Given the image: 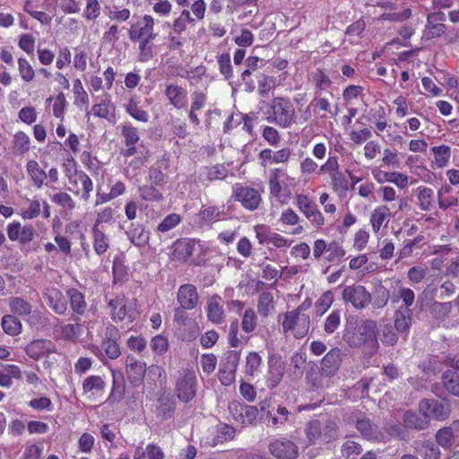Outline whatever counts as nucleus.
I'll return each mask as SVG.
<instances>
[{"label": "nucleus", "mask_w": 459, "mask_h": 459, "mask_svg": "<svg viewBox=\"0 0 459 459\" xmlns=\"http://www.w3.org/2000/svg\"><path fill=\"white\" fill-rule=\"evenodd\" d=\"M377 322L364 320L352 331H347L343 338L350 347L364 346L368 354L377 352L379 348Z\"/></svg>", "instance_id": "f257e3e1"}, {"label": "nucleus", "mask_w": 459, "mask_h": 459, "mask_svg": "<svg viewBox=\"0 0 459 459\" xmlns=\"http://www.w3.org/2000/svg\"><path fill=\"white\" fill-rule=\"evenodd\" d=\"M306 447L326 444L337 437V427L334 422L322 423L318 420H309L304 429Z\"/></svg>", "instance_id": "f03ea898"}, {"label": "nucleus", "mask_w": 459, "mask_h": 459, "mask_svg": "<svg viewBox=\"0 0 459 459\" xmlns=\"http://www.w3.org/2000/svg\"><path fill=\"white\" fill-rule=\"evenodd\" d=\"M408 202L407 199L402 197L398 200L397 205L395 204L388 206L386 204H380L374 208L370 213L369 223L372 231L376 236L382 235L381 230L388 227L391 219L399 212L402 211Z\"/></svg>", "instance_id": "7ed1b4c3"}, {"label": "nucleus", "mask_w": 459, "mask_h": 459, "mask_svg": "<svg viewBox=\"0 0 459 459\" xmlns=\"http://www.w3.org/2000/svg\"><path fill=\"white\" fill-rule=\"evenodd\" d=\"M295 185V179L290 177L287 171L281 168H274L271 170L268 186L270 195L281 203H284L289 198L290 194L285 191L289 186Z\"/></svg>", "instance_id": "20e7f679"}, {"label": "nucleus", "mask_w": 459, "mask_h": 459, "mask_svg": "<svg viewBox=\"0 0 459 459\" xmlns=\"http://www.w3.org/2000/svg\"><path fill=\"white\" fill-rule=\"evenodd\" d=\"M281 326L284 333H291L297 339L303 338L309 330V316L300 313L299 308L289 311L283 315Z\"/></svg>", "instance_id": "39448f33"}, {"label": "nucleus", "mask_w": 459, "mask_h": 459, "mask_svg": "<svg viewBox=\"0 0 459 459\" xmlns=\"http://www.w3.org/2000/svg\"><path fill=\"white\" fill-rule=\"evenodd\" d=\"M273 116L268 117L269 122H274L283 128L289 127L294 121V108L290 100L274 98L270 104Z\"/></svg>", "instance_id": "423d86ee"}, {"label": "nucleus", "mask_w": 459, "mask_h": 459, "mask_svg": "<svg viewBox=\"0 0 459 459\" xmlns=\"http://www.w3.org/2000/svg\"><path fill=\"white\" fill-rule=\"evenodd\" d=\"M229 413L231 419L243 426L255 424L258 417V409L256 406L247 405L237 400H233L228 406Z\"/></svg>", "instance_id": "0eeeda50"}, {"label": "nucleus", "mask_w": 459, "mask_h": 459, "mask_svg": "<svg viewBox=\"0 0 459 459\" xmlns=\"http://www.w3.org/2000/svg\"><path fill=\"white\" fill-rule=\"evenodd\" d=\"M67 178L68 190L75 195L81 194L82 199L88 201L93 190V184L90 177L82 170H75L68 174Z\"/></svg>", "instance_id": "6e6552de"}, {"label": "nucleus", "mask_w": 459, "mask_h": 459, "mask_svg": "<svg viewBox=\"0 0 459 459\" xmlns=\"http://www.w3.org/2000/svg\"><path fill=\"white\" fill-rule=\"evenodd\" d=\"M196 393V376L194 371L186 369L179 374L176 383V394L182 402L191 401Z\"/></svg>", "instance_id": "1a4fd4ad"}, {"label": "nucleus", "mask_w": 459, "mask_h": 459, "mask_svg": "<svg viewBox=\"0 0 459 459\" xmlns=\"http://www.w3.org/2000/svg\"><path fill=\"white\" fill-rule=\"evenodd\" d=\"M153 29L154 19L151 15L145 14L131 25L128 37L132 41L152 40L157 35Z\"/></svg>", "instance_id": "9d476101"}, {"label": "nucleus", "mask_w": 459, "mask_h": 459, "mask_svg": "<svg viewBox=\"0 0 459 459\" xmlns=\"http://www.w3.org/2000/svg\"><path fill=\"white\" fill-rule=\"evenodd\" d=\"M344 302H350L356 309L365 308L371 301V294L362 285L345 286L342 293Z\"/></svg>", "instance_id": "9b49d317"}, {"label": "nucleus", "mask_w": 459, "mask_h": 459, "mask_svg": "<svg viewBox=\"0 0 459 459\" xmlns=\"http://www.w3.org/2000/svg\"><path fill=\"white\" fill-rule=\"evenodd\" d=\"M268 449L270 454L277 459H297L299 455L298 446L284 437L273 439Z\"/></svg>", "instance_id": "f8f14e48"}, {"label": "nucleus", "mask_w": 459, "mask_h": 459, "mask_svg": "<svg viewBox=\"0 0 459 459\" xmlns=\"http://www.w3.org/2000/svg\"><path fill=\"white\" fill-rule=\"evenodd\" d=\"M296 205L304 216L316 228L325 225V218L317 205L306 195L296 196Z\"/></svg>", "instance_id": "ddd939ff"}, {"label": "nucleus", "mask_w": 459, "mask_h": 459, "mask_svg": "<svg viewBox=\"0 0 459 459\" xmlns=\"http://www.w3.org/2000/svg\"><path fill=\"white\" fill-rule=\"evenodd\" d=\"M232 196L249 211L257 209L262 200L261 195L256 189L239 184L233 186Z\"/></svg>", "instance_id": "4468645a"}, {"label": "nucleus", "mask_w": 459, "mask_h": 459, "mask_svg": "<svg viewBox=\"0 0 459 459\" xmlns=\"http://www.w3.org/2000/svg\"><path fill=\"white\" fill-rule=\"evenodd\" d=\"M224 215L223 206L203 205L195 215L194 222L201 228L211 227L213 223L221 221Z\"/></svg>", "instance_id": "2eb2a0df"}, {"label": "nucleus", "mask_w": 459, "mask_h": 459, "mask_svg": "<svg viewBox=\"0 0 459 459\" xmlns=\"http://www.w3.org/2000/svg\"><path fill=\"white\" fill-rule=\"evenodd\" d=\"M342 351L339 348L331 349L322 359L320 374L325 377L334 376L339 370L342 358Z\"/></svg>", "instance_id": "dca6fc26"}, {"label": "nucleus", "mask_w": 459, "mask_h": 459, "mask_svg": "<svg viewBox=\"0 0 459 459\" xmlns=\"http://www.w3.org/2000/svg\"><path fill=\"white\" fill-rule=\"evenodd\" d=\"M420 411L433 417L438 420H445L450 414V408L447 404L434 399L422 400L419 404Z\"/></svg>", "instance_id": "f3484780"}, {"label": "nucleus", "mask_w": 459, "mask_h": 459, "mask_svg": "<svg viewBox=\"0 0 459 459\" xmlns=\"http://www.w3.org/2000/svg\"><path fill=\"white\" fill-rule=\"evenodd\" d=\"M285 373V363L280 356H272L268 360V371L266 374V386L269 389L275 388L281 381Z\"/></svg>", "instance_id": "a211bd4d"}, {"label": "nucleus", "mask_w": 459, "mask_h": 459, "mask_svg": "<svg viewBox=\"0 0 459 459\" xmlns=\"http://www.w3.org/2000/svg\"><path fill=\"white\" fill-rule=\"evenodd\" d=\"M205 311L208 320L212 324L220 325L224 322V301L219 295L215 294L207 299Z\"/></svg>", "instance_id": "6ab92c4d"}, {"label": "nucleus", "mask_w": 459, "mask_h": 459, "mask_svg": "<svg viewBox=\"0 0 459 459\" xmlns=\"http://www.w3.org/2000/svg\"><path fill=\"white\" fill-rule=\"evenodd\" d=\"M178 302L185 309H194L199 301V295L193 284H183L178 288Z\"/></svg>", "instance_id": "aec40b11"}, {"label": "nucleus", "mask_w": 459, "mask_h": 459, "mask_svg": "<svg viewBox=\"0 0 459 459\" xmlns=\"http://www.w3.org/2000/svg\"><path fill=\"white\" fill-rule=\"evenodd\" d=\"M43 297L53 311L59 315L65 314L67 309L66 299L58 289L55 287L46 288Z\"/></svg>", "instance_id": "412c9836"}, {"label": "nucleus", "mask_w": 459, "mask_h": 459, "mask_svg": "<svg viewBox=\"0 0 459 459\" xmlns=\"http://www.w3.org/2000/svg\"><path fill=\"white\" fill-rule=\"evenodd\" d=\"M458 437L459 420H454L448 427L440 429L436 434V441L443 448H451Z\"/></svg>", "instance_id": "4be33fe9"}, {"label": "nucleus", "mask_w": 459, "mask_h": 459, "mask_svg": "<svg viewBox=\"0 0 459 459\" xmlns=\"http://www.w3.org/2000/svg\"><path fill=\"white\" fill-rule=\"evenodd\" d=\"M55 351V344L48 340H35L25 348L26 354L35 360H39L41 357Z\"/></svg>", "instance_id": "5701e85b"}, {"label": "nucleus", "mask_w": 459, "mask_h": 459, "mask_svg": "<svg viewBox=\"0 0 459 459\" xmlns=\"http://www.w3.org/2000/svg\"><path fill=\"white\" fill-rule=\"evenodd\" d=\"M116 107L108 94H105L100 102L91 107V114L100 118L110 120L115 115Z\"/></svg>", "instance_id": "b1692460"}, {"label": "nucleus", "mask_w": 459, "mask_h": 459, "mask_svg": "<svg viewBox=\"0 0 459 459\" xmlns=\"http://www.w3.org/2000/svg\"><path fill=\"white\" fill-rule=\"evenodd\" d=\"M117 334V330L115 326H108L106 329V339L101 343V349L111 359H117L120 355V349L115 340Z\"/></svg>", "instance_id": "393cba45"}, {"label": "nucleus", "mask_w": 459, "mask_h": 459, "mask_svg": "<svg viewBox=\"0 0 459 459\" xmlns=\"http://www.w3.org/2000/svg\"><path fill=\"white\" fill-rule=\"evenodd\" d=\"M186 91L177 84H168L165 89L166 97L176 108H181L186 105Z\"/></svg>", "instance_id": "a878e982"}, {"label": "nucleus", "mask_w": 459, "mask_h": 459, "mask_svg": "<svg viewBox=\"0 0 459 459\" xmlns=\"http://www.w3.org/2000/svg\"><path fill=\"white\" fill-rule=\"evenodd\" d=\"M439 16V20L443 21L445 14L440 13L437 14H429L427 19V25L423 31V38L431 39L440 37L446 32V25L444 23H435L434 20Z\"/></svg>", "instance_id": "bb28decb"}, {"label": "nucleus", "mask_w": 459, "mask_h": 459, "mask_svg": "<svg viewBox=\"0 0 459 459\" xmlns=\"http://www.w3.org/2000/svg\"><path fill=\"white\" fill-rule=\"evenodd\" d=\"M92 246L98 255H104L109 248V238L108 235L97 226L91 229Z\"/></svg>", "instance_id": "cd10ccee"}, {"label": "nucleus", "mask_w": 459, "mask_h": 459, "mask_svg": "<svg viewBox=\"0 0 459 459\" xmlns=\"http://www.w3.org/2000/svg\"><path fill=\"white\" fill-rule=\"evenodd\" d=\"M403 422L406 428L422 430L429 427V419L423 412L406 411L403 416Z\"/></svg>", "instance_id": "c85d7f7f"}, {"label": "nucleus", "mask_w": 459, "mask_h": 459, "mask_svg": "<svg viewBox=\"0 0 459 459\" xmlns=\"http://www.w3.org/2000/svg\"><path fill=\"white\" fill-rule=\"evenodd\" d=\"M279 221L282 225L294 227L290 230L291 235H300L304 231V227L299 224V216L290 208L281 212Z\"/></svg>", "instance_id": "c756f323"}, {"label": "nucleus", "mask_w": 459, "mask_h": 459, "mask_svg": "<svg viewBox=\"0 0 459 459\" xmlns=\"http://www.w3.org/2000/svg\"><path fill=\"white\" fill-rule=\"evenodd\" d=\"M126 371L132 381H140L145 374L146 364L134 357L128 356L126 361Z\"/></svg>", "instance_id": "7c9ffc66"}, {"label": "nucleus", "mask_w": 459, "mask_h": 459, "mask_svg": "<svg viewBox=\"0 0 459 459\" xmlns=\"http://www.w3.org/2000/svg\"><path fill=\"white\" fill-rule=\"evenodd\" d=\"M26 171L33 186L40 188L47 178V173L44 169L40 168L36 160H30L26 164Z\"/></svg>", "instance_id": "2f4dec72"}, {"label": "nucleus", "mask_w": 459, "mask_h": 459, "mask_svg": "<svg viewBox=\"0 0 459 459\" xmlns=\"http://www.w3.org/2000/svg\"><path fill=\"white\" fill-rule=\"evenodd\" d=\"M108 307L111 310V317L114 321H122L127 316L126 299L123 295H118L115 299H110Z\"/></svg>", "instance_id": "473e14b6"}, {"label": "nucleus", "mask_w": 459, "mask_h": 459, "mask_svg": "<svg viewBox=\"0 0 459 459\" xmlns=\"http://www.w3.org/2000/svg\"><path fill=\"white\" fill-rule=\"evenodd\" d=\"M431 152L434 155V160L432 161L433 168L442 169L448 165L450 158H451V149L449 146H447V145L434 146V147H432Z\"/></svg>", "instance_id": "72a5a7b5"}, {"label": "nucleus", "mask_w": 459, "mask_h": 459, "mask_svg": "<svg viewBox=\"0 0 459 459\" xmlns=\"http://www.w3.org/2000/svg\"><path fill=\"white\" fill-rule=\"evenodd\" d=\"M416 192L420 210L429 211L434 207L435 194L433 189L420 186L416 188Z\"/></svg>", "instance_id": "f704fd0d"}, {"label": "nucleus", "mask_w": 459, "mask_h": 459, "mask_svg": "<svg viewBox=\"0 0 459 459\" xmlns=\"http://www.w3.org/2000/svg\"><path fill=\"white\" fill-rule=\"evenodd\" d=\"M231 361L219 370V379L223 385H230L235 380V373L237 368L238 356L236 354L230 355Z\"/></svg>", "instance_id": "c9c22d12"}, {"label": "nucleus", "mask_w": 459, "mask_h": 459, "mask_svg": "<svg viewBox=\"0 0 459 459\" xmlns=\"http://www.w3.org/2000/svg\"><path fill=\"white\" fill-rule=\"evenodd\" d=\"M67 296L74 313L77 316L83 315L87 307L84 295L76 289H69L67 290Z\"/></svg>", "instance_id": "e433bc0d"}, {"label": "nucleus", "mask_w": 459, "mask_h": 459, "mask_svg": "<svg viewBox=\"0 0 459 459\" xmlns=\"http://www.w3.org/2000/svg\"><path fill=\"white\" fill-rule=\"evenodd\" d=\"M412 312L409 307H400L394 315V326L398 332H406L411 323Z\"/></svg>", "instance_id": "4c0bfd02"}, {"label": "nucleus", "mask_w": 459, "mask_h": 459, "mask_svg": "<svg viewBox=\"0 0 459 459\" xmlns=\"http://www.w3.org/2000/svg\"><path fill=\"white\" fill-rule=\"evenodd\" d=\"M105 388V382L99 376L87 377L82 382V391L84 394H98L102 393Z\"/></svg>", "instance_id": "58836bf2"}, {"label": "nucleus", "mask_w": 459, "mask_h": 459, "mask_svg": "<svg viewBox=\"0 0 459 459\" xmlns=\"http://www.w3.org/2000/svg\"><path fill=\"white\" fill-rule=\"evenodd\" d=\"M30 149V139L22 131L17 132L13 139V152L17 155H23Z\"/></svg>", "instance_id": "ea45409f"}, {"label": "nucleus", "mask_w": 459, "mask_h": 459, "mask_svg": "<svg viewBox=\"0 0 459 459\" xmlns=\"http://www.w3.org/2000/svg\"><path fill=\"white\" fill-rule=\"evenodd\" d=\"M1 325L4 332L10 336H17L22 333V323L14 316H4L2 317Z\"/></svg>", "instance_id": "a19ab883"}, {"label": "nucleus", "mask_w": 459, "mask_h": 459, "mask_svg": "<svg viewBox=\"0 0 459 459\" xmlns=\"http://www.w3.org/2000/svg\"><path fill=\"white\" fill-rule=\"evenodd\" d=\"M290 417V412L285 406L281 404L275 405L274 412L273 413L268 425L274 429H279L289 421Z\"/></svg>", "instance_id": "79ce46f5"}, {"label": "nucleus", "mask_w": 459, "mask_h": 459, "mask_svg": "<svg viewBox=\"0 0 459 459\" xmlns=\"http://www.w3.org/2000/svg\"><path fill=\"white\" fill-rule=\"evenodd\" d=\"M8 305L13 313L21 316H28L32 311V306L21 297H11L8 299Z\"/></svg>", "instance_id": "37998d69"}, {"label": "nucleus", "mask_w": 459, "mask_h": 459, "mask_svg": "<svg viewBox=\"0 0 459 459\" xmlns=\"http://www.w3.org/2000/svg\"><path fill=\"white\" fill-rule=\"evenodd\" d=\"M257 310L261 316L266 317L274 310L273 295L264 291L260 294L257 303Z\"/></svg>", "instance_id": "c03bdc74"}, {"label": "nucleus", "mask_w": 459, "mask_h": 459, "mask_svg": "<svg viewBox=\"0 0 459 459\" xmlns=\"http://www.w3.org/2000/svg\"><path fill=\"white\" fill-rule=\"evenodd\" d=\"M73 91L74 94V104L82 109H87L89 106L88 93L84 90L81 80L78 78L73 82Z\"/></svg>", "instance_id": "a18cd8bd"}, {"label": "nucleus", "mask_w": 459, "mask_h": 459, "mask_svg": "<svg viewBox=\"0 0 459 459\" xmlns=\"http://www.w3.org/2000/svg\"><path fill=\"white\" fill-rule=\"evenodd\" d=\"M126 235L129 240L137 247H143L149 241V232L141 225L134 226L126 232Z\"/></svg>", "instance_id": "49530a36"}, {"label": "nucleus", "mask_w": 459, "mask_h": 459, "mask_svg": "<svg viewBox=\"0 0 459 459\" xmlns=\"http://www.w3.org/2000/svg\"><path fill=\"white\" fill-rule=\"evenodd\" d=\"M356 428L361 436L368 440L377 439L379 437L377 427L372 425L368 420H358Z\"/></svg>", "instance_id": "de8ad7c7"}, {"label": "nucleus", "mask_w": 459, "mask_h": 459, "mask_svg": "<svg viewBox=\"0 0 459 459\" xmlns=\"http://www.w3.org/2000/svg\"><path fill=\"white\" fill-rule=\"evenodd\" d=\"M262 364L261 356L255 351H251L246 358L245 374L249 377H254L260 369Z\"/></svg>", "instance_id": "09e8293b"}, {"label": "nucleus", "mask_w": 459, "mask_h": 459, "mask_svg": "<svg viewBox=\"0 0 459 459\" xmlns=\"http://www.w3.org/2000/svg\"><path fill=\"white\" fill-rule=\"evenodd\" d=\"M41 203L38 197L27 200V206L21 209L20 215L25 220H32L40 214Z\"/></svg>", "instance_id": "8fccbe9b"}, {"label": "nucleus", "mask_w": 459, "mask_h": 459, "mask_svg": "<svg viewBox=\"0 0 459 459\" xmlns=\"http://www.w3.org/2000/svg\"><path fill=\"white\" fill-rule=\"evenodd\" d=\"M74 324H67L61 327L63 336L69 341L76 342L82 334V325L79 323V317H74Z\"/></svg>", "instance_id": "3c124183"}, {"label": "nucleus", "mask_w": 459, "mask_h": 459, "mask_svg": "<svg viewBox=\"0 0 459 459\" xmlns=\"http://www.w3.org/2000/svg\"><path fill=\"white\" fill-rule=\"evenodd\" d=\"M126 110L133 118L137 121L146 123L150 118L148 112L142 109L138 105V101H136L134 98H131L128 100V103L126 105Z\"/></svg>", "instance_id": "603ef678"}, {"label": "nucleus", "mask_w": 459, "mask_h": 459, "mask_svg": "<svg viewBox=\"0 0 459 459\" xmlns=\"http://www.w3.org/2000/svg\"><path fill=\"white\" fill-rule=\"evenodd\" d=\"M195 19L192 18L190 12L186 9H184L179 16L176 18L172 24V30L174 32L180 34L186 30L187 25L191 22H194Z\"/></svg>", "instance_id": "864d4df0"}, {"label": "nucleus", "mask_w": 459, "mask_h": 459, "mask_svg": "<svg viewBox=\"0 0 459 459\" xmlns=\"http://www.w3.org/2000/svg\"><path fill=\"white\" fill-rule=\"evenodd\" d=\"M257 325V316L252 308L246 309L241 321L242 330L250 333L254 332Z\"/></svg>", "instance_id": "5fc2aeb1"}, {"label": "nucleus", "mask_w": 459, "mask_h": 459, "mask_svg": "<svg viewBox=\"0 0 459 459\" xmlns=\"http://www.w3.org/2000/svg\"><path fill=\"white\" fill-rule=\"evenodd\" d=\"M345 254V250L338 242L331 241L327 245L325 259L331 263L337 262L342 259Z\"/></svg>", "instance_id": "6e6d98bb"}, {"label": "nucleus", "mask_w": 459, "mask_h": 459, "mask_svg": "<svg viewBox=\"0 0 459 459\" xmlns=\"http://www.w3.org/2000/svg\"><path fill=\"white\" fill-rule=\"evenodd\" d=\"M443 379L446 389L459 397V376L456 373L446 371L443 375Z\"/></svg>", "instance_id": "4d7b16f0"}, {"label": "nucleus", "mask_w": 459, "mask_h": 459, "mask_svg": "<svg viewBox=\"0 0 459 459\" xmlns=\"http://www.w3.org/2000/svg\"><path fill=\"white\" fill-rule=\"evenodd\" d=\"M181 222V217L178 213L167 215L157 227V231L165 233L176 228Z\"/></svg>", "instance_id": "13d9d810"}, {"label": "nucleus", "mask_w": 459, "mask_h": 459, "mask_svg": "<svg viewBox=\"0 0 459 459\" xmlns=\"http://www.w3.org/2000/svg\"><path fill=\"white\" fill-rule=\"evenodd\" d=\"M258 406V415L260 414L261 419L264 420L268 424L273 413L274 412V402L273 401L272 398H266L261 401Z\"/></svg>", "instance_id": "bf43d9fd"}, {"label": "nucleus", "mask_w": 459, "mask_h": 459, "mask_svg": "<svg viewBox=\"0 0 459 459\" xmlns=\"http://www.w3.org/2000/svg\"><path fill=\"white\" fill-rule=\"evenodd\" d=\"M121 134L124 137L126 145H135V143L140 140L137 128L134 127L130 124H125L122 126Z\"/></svg>", "instance_id": "052dcab7"}, {"label": "nucleus", "mask_w": 459, "mask_h": 459, "mask_svg": "<svg viewBox=\"0 0 459 459\" xmlns=\"http://www.w3.org/2000/svg\"><path fill=\"white\" fill-rule=\"evenodd\" d=\"M380 340L386 345H394L396 343L398 338L393 326L390 324H384L380 325Z\"/></svg>", "instance_id": "680f3d73"}, {"label": "nucleus", "mask_w": 459, "mask_h": 459, "mask_svg": "<svg viewBox=\"0 0 459 459\" xmlns=\"http://www.w3.org/2000/svg\"><path fill=\"white\" fill-rule=\"evenodd\" d=\"M18 70L22 79L24 82H31L35 76V72L29 61L24 57L18 59Z\"/></svg>", "instance_id": "e2e57ef3"}, {"label": "nucleus", "mask_w": 459, "mask_h": 459, "mask_svg": "<svg viewBox=\"0 0 459 459\" xmlns=\"http://www.w3.org/2000/svg\"><path fill=\"white\" fill-rule=\"evenodd\" d=\"M418 452L424 459H438L440 456L439 448L431 442H424Z\"/></svg>", "instance_id": "0e129e2a"}, {"label": "nucleus", "mask_w": 459, "mask_h": 459, "mask_svg": "<svg viewBox=\"0 0 459 459\" xmlns=\"http://www.w3.org/2000/svg\"><path fill=\"white\" fill-rule=\"evenodd\" d=\"M150 346L155 354L163 355L169 349V341L165 336L158 334L152 338Z\"/></svg>", "instance_id": "69168bd1"}, {"label": "nucleus", "mask_w": 459, "mask_h": 459, "mask_svg": "<svg viewBox=\"0 0 459 459\" xmlns=\"http://www.w3.org/2000/svg\"><path fill=\"white\" fill-rule=\"evenodd\" d=\"M341 324V312L339 310H333L326 317L324 330L327 334L333 333Z\"/></svg>", "instance_id": "338daca9"}, {"label": "nucleus", "mask_w": 459, "mask_h": 459, "mask_svg": "<svg viewBox=\"0 0 459 459\" xmlns=\"http://www.w3.org/2000/svg\"><path fill=\"white\" fill-rule=\"evenodd\" d=\"M51 200L55 204L62 206L66 211H72L75 206V203L73 200V198L67 193L65 192L55 194L51 197Z\"/></svg>", "instance_id": "774afa93"}]
</instances>
